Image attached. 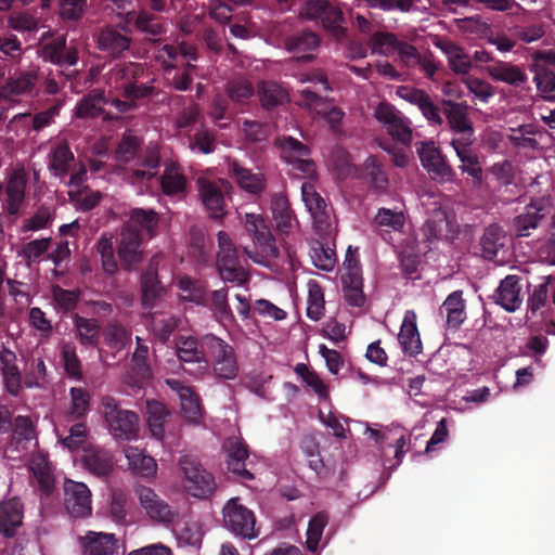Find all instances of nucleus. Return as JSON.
<instances>
[{
    "instance_id": "f257e3e1",
    "label": "nucleus",
    "mask_w": 555,
    "mask_h": 555,
    "mask_svg": "<svg viewBox=\"0 0 555 555\" xmlns=\"http://www.w3.org/2000/svg\"><path fill=\"white\" fill-rule=\"evenodd\" d=\"M101 405L105 422L115 438L122 440L137 438L139 431V417L137 413L121 409L119 402L111 396H104Z\"/></svg>"
},
{
    "instance_id": "f03ea898",
    "label": "nucleus",
    "mask_w": 555,
    "mask_h": 555,
    "mask_svg": "<svg viewBox=\"0 0 555 555\" xmlns=\"http://www.w3.org/2000/svg\"><path fill=\"white\" fill-rule=\"evenodd\" d=\"M222 519L229 531L244 540H254L260 533V529L256 526L255 513L241 504L238 498H232L224 504Z\"/></svg>"
},
{
    "instance_id": "7ed1b4c3",
    "label": "nucleus",
    "mask_w": 555,
    "mask_h": 555,
    "mask_svg": "<svg viewBox=\"0 0 555 555\" xmlns=\"http://www.w3.org/2000/svg\"><path fill=\"white\" fill-rule=\"evenodd\" d=\"M217 269L220 278L230 283L242 285L248 281V273L241 264L237 248L229 234L224 231L218 232Z\"/></svg>"
},
{
    "instance_id": "20e7f679",
    "label": "nucleus",
    "mask_w": 555,
    "mask_h": 555,
    "mask_svg": "<svg viewBox=\"0 0 555 555\" xmlns=\"http://www.w3.org/2000/svg\"><path fill=\"white\" fill-rule=\"evenodd\" d=\"M415 150L423 168L433 181L440 184L454 181V169L434 141H418L415 143Z\"/></svg>"
},
{
    "instance_id": "39448f33",
    "label": "nucleus",
    "mask_w": 555,
    "mask_h": 555,
    "mask_svg": "<svg viewBox=\"0 0 555 555\" xmlns=\"http://www.w3.org/2000/svg\"><path fill=\"white\" fill-rule=\"evenodd\" d=\"M144 76L145 70L140 63H124L114 69V78L118 83V88L122 90L124 96L131 102L149 98L153 94V86L140 82Z\"/></svg>"
},
{
    "instance_id": "423d86ee",
    "label": "nucleus",
    "mask_w": 555,
    "mask_h": 555,
    "mask_svg": "<svg viewBox=\"0 0 555 555\" xmlns=\"http://www.w3.org/2000/svg\"><path fill=\"white\" fill-rule=\"evenodd\" d=\"M227 469L240 482L251 481L255 475L251 473V462H248L249 452L247 444L240 437H228L222 442Z\"/></svg>"
},
{
    "instance_id": "0eeeda50",
    "label": "nucleus",
    "mask_w": 555,
    "mask_h": 555,
    "mask_svg": "<svg viewBox=\"0 0 555 555\" xmlns=\"http://www.w3.org/2000/svg\"><path fill=\"white\" fill-rule=\"evenodd\" d=\"M441 104L451 131L459 135L452 141H460L461 143L474 141L475 130L468 116V105L465 102H455L450 99H443Z\"/></svg>"
},
{
    "instance_id": "6e6552de",
    "label": "nucleus",
    "mask_w": 555,
    "mask_h": 555,
    "mask_svg": "<svg viewBox=\"0 0 555 555\" xmlns=\"http://www.w3.org/2000/svg\"><path fill=\"white\" fill-rule=\"evenodd\" d=\"M210 356L214 358V372L218 378L233 379L238 365L233 347L223 339L210 334Z\"/></svg>"
},
{
    "instance_id": "1a4fd4ad",
    "label": "nucleus",
    "mask_w": 555,
    "mask_h": 555,
    "mask_svg": "<svg viewBox=\"0 0 555 555\" xmlns=\"http://www.w3.org/2000/svg\"><path fill=\"white\" fill-rule=\"evenodd\" d=\"M184 475L185 491L197 499H206L208 493V479L206 469L194 455H183L179 461Z\"/></svg>"
},
{
    "instance_id": "9d476101",
    "label": "nucleus",
    "mask_w": 555,
    "mask_h": 555,
    "mask_svg": "<svg viewBox=\"0 0 555 555\" xmlns=\"http://www.w3.org/2000/svg\"><path fill=\"white\" fill-rule=\"evenodd\" d=\"M530 70L534 74L533 81L541 93L555 92V53L537 51L532 54Z\"/></svg>"
},
{
    "instance_id": "9b49d317",
    "label": "nucleus",
    "mask_w": 555,
    "mask_h": 555,
    "mask_svg": "<svg viewBox=\"0 0 555 555\" xmlns=\"http://www.w3.org/2000/svg\"><path fill=\"white\" fill-rule=\"evenodd\" d=\"M397 94L408 103L417 106L429 125L442 126L441 109L425 90L410 86H400L397 89Z\"/></svg>"
},
{
    "instance_id": "f8f14e48",
    "label": "nucleus",
    "mask_w": 555,
    "mask_h": 555,
    "mask_svg": "<svg viewBox=\"0 0 555 555\" xmlns=\"http://www.w3.org/2000/svg\"><path fill=\"white\" fill-rule=\"evenodd\" d=\"M64 492V505L72 517L83 518L91 514V491L83 482L66 479Z\"/></svg>"
},
{
    "instance_id": "ddd939ff",
    "label": "nucleus",
    "mask_w": 555,
    "mask_h": 555,
    "mask_svg": "<svg viewBox=\"0 0 555 555\" xmlns=\"http://www.w3.org/2000/svg\"><path fill=\"white\" fill-rule=\"evenodd\" d=\"M141 243L142 236L138 229L132 225H125L122 228L118 256L126 271H132L142 261Z\"/></svg>"
},
{
    "instance_id": "4468645a",
    "label": "nucleus",
    "mask_w": 555,
    "mask_h": 555,
    "mask_svg": "<svg viewBox=\"0 0 555 555\" xmlns=\"http://www.w3.org/2000/svg\"><path fill=\"white\" fill-rule=\"evenodd\" d=\"M474 141H451L461 165L459 166L462 173L468 175L474 188H480L483 182V170L479 160V156L470 149Z\"/></svg>"
},
{
    "instance_id": "2eb2a0df",
    "label": "nucleus",
    "mask_w": 555,
    "mask_h": 555,
    "mask_svg": "<svg viewBox=\"0 0 555 555\" xmlns=\"http://www.w3.org/2000/svg\"><path fill=\"white\" fill-rule=\"evenodd\" d=\"M545 206L541 201H531L525 206L524 211L513 219V230L517 237L530 236L546 217Z\"/></svg>"
},
{
    "instance_id": "dca6fc26",
    "label": "nucleus",
    "mask_w": 555,
    "mask_h": 555,
    "mask_svg": "<svg viewBox=\"0 0 555 555\" xmlns=\"http://www.w3.org/2000/svg\"><path fill=\"white\" fill-rule=\"evenodd\" d=\"M96 44L102 52L119 57L130 49L131 37L124 28L105 26L96 35Z\"/></svg>"
},
{
    "instance_id": "f3484780",
    "label": "nucleus",
    "mask_w": 555,
    "mask_h": 555,
    "mask_svg": "<svg viewBox=\"0 0 555 555\" xmlns=\"http://www.w3.org/2000/svg\"><path fill=\"white\" fill-rule=\"evenodd\" d=\"M245 229L263 253L270 256L278 255L275 238L261 215L246 214Z\"/></svg>"
},
{
    "instance_id": "a211bd4d",
    "label": "nucleus",
    "mask_w": 555,
    "mask_h": 555,
    "mask_svg": "<svg viewBox=\"0 0 555 555\" xmlns=\"http://www.w3.org/2000/svg\"><path fill=\"white\" fill-rule=\"evenodd\" d=\"M520 282L521 279L518 275L509 274L505 276L492 296L494 302L508 312L516 311L522 302Z\"/></svg>"
},
{
    "instance_id": "6ab92c4d",
    "label": "nucleus",
    "mask_w": 555,
    "mask_h": 555,
    "mask_svg": "<svg viewBox=\"0 0 555 555\" xmlns=\"http://www.w3.org/2000/svg\"><path fill=\"white\" fill-rule=\"evenodd\" d=\"M416 321V313L413 310H406L398 334V341L402 351L410 357H416L423 351Z\"/></svg>"
},
{
    "instance_id": "aec40b11",
    "label": "nucleus",
    "mask_w": 555,
    "mask_h": 555,
    "mask_svg": "<svg viewBox=\"0 0 555 555\" xmlns=\"http://www.w3.org/2000/svg\"><path fill=\"white\" fill-rule=\"evenodd\" d=\"M81 462L85 469L96 477L108 476L115 465L113 454L98 446L85 448Z\"/></svg>"
},
{
    "instance_id": "412c9836",
    "label": "nucleus",
    "mask_w": 555,
    "mask_h": 555,
    "mask_svg": "<svg viewBox=\"0 0 555 555\" xmlns=\"http://www.w3.org/2000/svg\"><path fill=\"white\" fill-rule=\"evenodd\" d=\"M285 49L298 55V59L309 62L313 59L312 52L320 46V37L310 29H302L287 36L284 40Z\"/></svg>"
},
{
    "instance_id": "4be33fe9",
    "label": "nucleus",
    "mask_w": 555,
    "mask_h": 555,
    "mask_svg": "<svg viewBox=\"0 0 555 555\" xmlns=\"http://www.w3.org/2000/svg\"><path fill=\"white\" fill-rule=\"evenodd\" d=\"M158 257H152L147 268L141 274L142 306L144 308H153L164 292V286L158 279Z\"/></svg>"
},
{
    "instance_id": "5701e85b",
    "label": "nucleus",
    "mask_w": 555,
    "mask_h": 555,
    "mask_svg": "<svg viewBox=\"0 0 555 555\" xmlns=\"http://www.w3.org/2000/svg\"><path fill=\"white\" fill-rule=\"evenodd\" d=\"M16 362L15 352L3 345L0 350L1 375L5 390L14 397L22 390V373Z\"/></svg>"
},
{
    "instance_id": "b1692460",
    "label": "nucleus",
    "mask_w": 555,
    "mask_h": 555,
    "mask_svg": "<svg viewBox=\"0 0 555 555\" xmlns=\"http://www.w3.org/2000/svg\"><path fill=\"white\" fill-rule=\"evenodd\" d=\"M138 495L142 507L152 519L163 522L173 521L177 513L153 489L141 487Z\"/></svg>"
},
{
    "instance_id": "393cba45",
    "label": "nucleus",
    "mask_w": 555,
    "mask_h": 555,
    "mask_svg": "<svg viewBox=\"0 0 555 555\" xmlns=\"http://www.w3.org/2000/svg\"><path fill=\"white\" fill-rule=\"evenodd\" d=\"M270 209L276 230L281 234H288L295 221V214L287 195L283 192L272 193L270 196Z\"/></svg>"
},
{
    "instance_id": "a878e982",
    "label": "nucleus",
    "mask_w": 555,
    "mask_h": 555,
    "mask_svg": "<svg viewBox=\"0 0 555 555\" xmlns=\"http://www.w3.org/2000/svg\"><path fill=\"white\" fill-rule=\"evenodd\" d=\"M357 176L377 192H384L388 188V175L376 156H369L357 169Z\"/></svg>"
},
{
    "instance_id": "bb28decb",
    "label": "nucleus",
    "mask_w": 555,
    "mask_h": 555,
    "mask_svg": "<svg viewBox=\"0 0 555 555\" xmlns=\"http://www.w3.org/2000/svg\"><path fill=\"white\" fill-rule=\"evenodd\" d=\"M79 540L83 555H114L118 547L113 533L89 531Z\"/></svg>"
},
{
    "instance_id": "cd10ccee",
    "label": "nucleus",
    "mask_w": 555,
    "mask_h": 555,
    "mask_svg": "<svg viewBox=\"0 0 555 555\" xmlns=\"http://www.w3.org/2000/svg\"><path fill=\"white\" fill-rule=\"evenodd\" d=\"M301 195L314 223L320 228L328 225L330 209L323 197L315 191L313 184L308 182L302 183Z\"/></svg>"
},
{
    "instance_id": "c85d7f7f",
    "label": "nucleus",
    "mask_w": 555,
    "mask_h": 555,
    "mask_svg": "<svg viewBox=\"0 0 555 555\" xmlns=\"http://www.w3.org/2000/svg\"><path fill=\"white\" fill-rule=\"evenodd\" d=\"M75 337L86 348H96L101 339V325L94 318H85L75 313L73 315Z\"/></svg>"
},
{
    "instance_id": "c756f323",
    "label": "nucleus",
    "mask_w": 555,
    "mask_h": 555,
    "mask_svg": "<svg viewBox=\"0 0 555 555\" xmlns=\"http://www.w3.org/2000/svg\"><path fill=\"white\" fill-rule=\"evenodd\" d=\"M196 48L190 43L181 42L178 47L165 44L157 53L156 60L162 63L165 72L169 73L179 65L181 59L196 60Z\"/></svg>"
},
{
    "instance_id": "7c9ffc66",
    "label": "nucleus",
    "mask_w": 555,
    "mask_h": 555,
    "mask_svg": "<svg viewBox=\"0 0 555 555\" xmlns=\"http://www.w3.org/2000/svg\"><path fill=\"white\" fill-rule=\"evenodd\" d=\"M27 179L22 171L13 172L5 185V209L9 215L16 216L25 201Z\"/></svg>"
},
{
    "instance_id": "2f4dec72",
    "label": "nucleus",
    "mask_w": 555,
    "mask_h": 555,
    "mask_svg": "<svg viewBox=\"0 0 555 555\" xmlns=\"http://www.w3.org/2000/svg\"><path fill=\"white\" fill-rule=\"evenodd\" d=\"M440 313L446 315L450 328L457 330L466 320V305L462 291L452 292L440 307Z\"/></svg>"
},
{
    "instance_id": "473e14b6",
    "label": "nucleus",
    "mask_w": 555,
    "mask_h": 555,
    "mask_svg": "<svg viewBox=\"0 0 555 555\" xmlns=\"http://www.w3.org/2000/svg\"><path fill=\"white\" fill-rule=\"evenodd\" d=\"M69 404L65 412L67 422H85L90 411L91 395L82 387H72L69 389Z\"/></svg>"
},
{
    "instance_id": "72a5a7b5",
    "label": "nucleus",
    "mask_w": 555,
    "mask_h": 555,
    "mask_svg": "<svg viewBox=\"0 0 555 555\" xmlns=\"http://www.w3.org/2000/svg\"><path fill=\"white\" fill-rule=\"evenodd\" d=\"M505 242L506 233L500 224L492 223L488 225L480 237L481 256L483 259L494 260L499 251L505 246Z\"/></svg>"
},
{
    "instance_id": "f704fd0d",
    "label": "nucleus",
    "mask_w": 555,
    "mask_h": 555,
    "mask_svg": "<svg viewBox=\"0 0 555 555\" xmlns=\"http://www.w3.org/2000/svg\"><path fill=\"white\" fill-rule=\"evenodd\" d=\"M450 224L448 212L439 207L431 211L422 228V232L425 240L433 243L448 236Z\"/></svg>"
},
{
    "instance_id": "c9c22d12",
    "label": "nucleus",
    "mask_w": 555,
    "mask_h": 555,
    "mask_svg": "<svg viewBox=\"0 0 555 555\" xmlns=\"http://www.w3.org/2000/svg\"><path fill=\"white\" fill-rule=\"evenodd\" d=\"M487 72L493 80L514 87L521 86L528 79L527 74L519 66L502 61L488 66Z\"/></svg>"
},
{
    "instance_id": "e433bc0d",
    "label": "nucleus",
    "mask_w": 555,
    "mask_h": 555,
    "mask_svg": "<svg viewBox=\"0 0 555 555\" xmlns=\"http://www.w3.org/2000/svg\"><path fill=\"white\" fill-rule=\"evenodd\" d=\"M23 512L18 500L0 503V532L13 537L15 529L22 525Z\"/></svg>"
},
{
    "instance_id": "4c0bfd02",
    "label": "nucleus",
    "mask_w": 555,
    "mask_h": 555,
    "mask_svg": "<svg viewBox=\"0 0 555 555\" xmlns=\"http://www.w3.org/2000/svg\"><path fill=\"white\" fill-rule=\"evenodd\" d=\"M167 383L179 395L183 416L190 422H195L201 414V405L196 393L192 388L183 386L179 380L171 379L167 380Z\"/></svg>"
},
{
    "instance_id": "58836bf2",
    "label": "nucleus",
    "mask_w": 555,
    "mask_h": 555,
    "mask_svg": "<svg viewBox=\"0 0 555 555\" xmlns=\"http://www.w3.org/2000/svg\"><path fill=\"white\" fill-rule=\"evenodd\" d=\"M344 298L349 306L361 308L365 304L362 274L357 271L341 274Z\"/></svg>"
},
{
    "instance_id": "ea45409f",
    "label": "nucleus",
    "mask_w": 555,
    "mask_h": 555,
    "mask_svg": "<svg viewBox=\"0 0 555 555\" xmlns=\"http://www.w3.org/2000/svg\"><path fill=\"white\" fill-rule=\"evenodd\" d=\"M210 311L217 322L223 327L235 323V318L228 302V288L210 292Z\"/></svg>"
},
{
    "instance_id": "a19ab883",
    "label": "nucleus",
    "mask_w": 555,
    "mask_h": 555,
    "mask_svg": "<svg viewBox=\"0 0 555 555\" xmlns=\"http://www.w3.org/2000/svg\"><path fill=\"white\" fill-rule=\"evenodd\" d=\"M232 172L240 188L249 194L260 195L264 191L267 182L262 173H254L251 170L241 167L237 163H233Z\"/></svg>"
},
{
    "instance_id": "79ce46f5",
    "label": "nucleus",
    "mask_w": 555,
    "mask_h": 555,
    "mask_svg": "<svg viewBox=\"0 0 555 555\" xmlns=\"http://www.w3.org/2000/svg\"><path fill=\"white\" fill-rule=\"evenodd\" d=\"M130 220L127 225H132L139 231H145L153 237L158 229L159 215L153 209L132 208L129 214Z\"/></svg>"
},
{
    "instance_id": "37998d69",
    "label": "nucleus",
    "mask_w": 555,
    "mask_h": 555,
    "mask_svg": "<svg viewBox=\"0 0 555 555\" xmlns=\"http://www.w3.org/2000/svg\"><path fill=\"white\" fill-rule=\"evenodd\" d=\"M160 185L166 195H177L185 191L186 178L178 165L170 163L160 177Z\"/></svg>"
},
{
    "instance_id": "c03bdc74",
    "label": "nucleus",
    "mask_w": 555,
    "mask_h": 555,
    "mask_svg": "<svg viewBox=\"0 0 555 555\" xmlns=\"http://www.w3.org/2000/svg\"><path fill=\"white\" fill-rule=\"evenodd\" d=\"M129 468L143 477L153 476L156 473L157 464L155 460L144 454L138 448L128 447L125 450Z\"/></svg>"
},
{
    "instance_id": "a18cd8bd",
    "label": "nucleus",
    "mask_w": 555,
    "mask_h": 555,
    "mask_svg": "<svg viewBox=\"0 0 555 555\" xmlns=\"http://www.w3.org/2000/svg\"><path fill=\"white\" fill-rule=\"evenodd\" d=\"M147 424L150 431L156 439H162L164 436V424L170 416V413L165 404L158 401H147L146 404Z\"/></svg>"
},
{
    "instance_id": "49530a36",
    "label": "nucleus",
    "mask_w": 555,
    "mask_h": 555,
    "mask_svg": "<svg viewBox=\"0 0 555 555\" xmlns=\"http://www.w3.org/2000/svg\"><path fill=\"white\" fill-rule=\"evenodd\" d=\"M106 101L103 92L93 90L85 95L76 105L75 115L78 118H93L98 117L103 112V106Z\"/></svg>"
},
{
    "instance_id": "de8ad7c7",
    "label": "nucleus",
    "mask_w": 555,
    "mask_h": 555,
    "mask_svg": "<svg viewBox=\"0 0 555 555\" xmlns=\"http://www.w3.org/2000/svg\"><path fill=\"white\" fill-rule=\"evenodd\" d=\"M231 188L229 181L219 180V182L210 181V220H221L225 215V197Z\"/></svg>"
},
{
    "instance_id": "09e8293b",
    "label": "nucleus",
    "mask_w": 555,
    "mask_h": 555,
    "mask_svg": "<svg viewBox=\"0 0 555 555\" xmlns=\"http://www.w3.org/2000/svg\"><path fill=\"white\" fill-rule=\"evenodd\" d=\"M258 98L261 106L271 109L281 105L287 98L285 90L273 81H262L258 85Z\"/></svg>"
},
{
    "instance_id": "8fccbe9b",
    "label": "nucleus",
    "mask_w": 555,
    "mask_h": 555,
    "mask_svg": "<svg viewBox=\"0 0 555 555\" xmlns=\"http://www.w3.org/2000/svg\"><path fill=\"white\" fill-rule=\"evenodd\" d=\"M328 514L326 512L317 513L308 524L306 546L309 552L315 553L319 548L324 528L328 524Z\"/></svg>"
},
{
    "instance_id": "3c124183",
    "label": "nucleus",
    "mask_w": 555,
    "mask_h": 555,
    "mask_svg": "<svg viewBox=\"0 0 555 555\" xmlns=\"http://www.w3.org/2000/svg\"><path fill=\"white\" fill-rule=\"evenodd\" d=\"M324 310L325 300L323 288L318 282L309 281L307 317L313 321H319L323 318Z\"/></svg>"
},
{
    "instance_id": "603ef678",
    "label": "nucleus",
    "mask_w": 555,
    "mask_h": 555,
    "mask_svg": "<svg viewBox=\"0 0 555 555\" xmlns=\"http://www.w3.org/2000/svg\"><path fill=\"white\" fill-rule=\"evenodd\" d=\"M443 51L447 54L449 67L452 72L465 75L470 70L472 61L463 48L449 42L446 48H443Z\"/></svg>"
},
{
    "instance_id": "864d4df0",
    "label": "nucleus",
    "mask_w": 555,
    "mask_h": 555,
    "mask_svg": "<svg viewBox=\"0 0 555 555\" xmlns=\"http://www.w3.org/2000/svg\"><path fill=\"white\" fill-rule=\"evenodd\" d=\"M51 293L56 308L63 313L74 311L77 308L81 296L80 289H65L60 285L52 286Z\"/></svg>"
},
{
    "instance_id": "5fc2aeb1",
    "label": "nucleus",
    "mask_w": 555,
    "mask_h": 555,
    "mask_svg": "<svg viewBox=\"0 0 555 555\" xmlns=\"http://www.w3.org/2000/svg\"><path fill=\"white\" fill-rule=\"evenodd\" d=\"M180 323L181 319L173 314L154 317L152 320L153 334L162 344H166Z\"/></svg>"
},
{
    "instance_id": "6e6d98bb",
    "label": "nucleus",
    "mask_w": 555,
    "mask_h": 555,
    "mask_svg": "<svg viewBox=\"0 0 555 555\" xmlns=\"http://www.w3.org/2000/svg\"><path fill=\"white\" fill-rule=\"evenodd\" d=\"M73 160L74 154L67 142H61L54 147L51 154L50 168L54 170L56 176L62 178L67 175Z\"/></svg>"
},
{
    "instance_id": "4d7b16f0",
    "label": "nucleus",
    "mask_w": 555,
    "mask_h": 555,
    "mask_svg": "<svg viewBox=\"0 0 555 555\" xmlns=\"http://www.w3.org/2000/svg\"><path fill=\"white\" fill-rule=\"evenodd\" d=\"M134 26L138 30L151 37H158L165 33L163 20L144 10L135 15Z\"/></svg>"
},
{
    "instance_id": "13d9d810",
    "label": "nucleus",
    "mask_w": 555,
    "mask_h": 555,
    "mask_svg": "<svg viewBox=\"0 0 555 555\" xmlns=\"http://www.w3.org/2000/svg\"><path fill=\"white\" fill-rule=\"evenodd\" d=\"M37 74L33 72H24L16 77H12L7 82L3 91L9 95H21L31 91L37 82Z\"/></svg>"
},
{
    "instance_id": "bf43d9fd",
    "label": "nucleus",
    "mask_w": 555,
    "mask_h": 555,
    "mask_svg": "<svg viewBox=\"0 0 555 555\" xmlns=\"http://www.w3.org/2000/svg\"><path fill=\"white\" fill-rule=\"evenodd\" d=\"M374 222L386 231H401L405 223V217L402 211H393L383 207L378 209Z\"/></svg>"
},
{
    "instance_id": "052dcab7",
    "label": "nucleus",
    "mask_w": 555,
    "mask_h": 555,
    "mask_svg": "<svg viewBox=\"0 0 555 555\" xmlns=\"http://www.w3.org/2000/svg\"><path fill=\"white\" fill-rule=\"evenodd\" d=\"M295 372L320 398H326L328 396V388L325 383L317 372L310 371L305 363H297Z\"/></svg>"
},
{
    "instance_id": "680f3d73",
    "label": "nucleus",
    "mask_w": 555,
    "mask_h": 555,
    "mask_svg": "<svg viewBox=\"0 0 555 555\" xmlns=\"http://www.w3.org/2000/svg\"><path fill=\"white\" fill-rule=\"evenodd\" d=\"M398 42L399 40L395 34L376 31L370 37L369 46L372 48V53L389 55L396 51Z\"/></svg>"
},
{
    "instance_id": "e2e57ef3",
    "label": "nucleus",
    "mask_w": 555,
    "mask_h": 555,
    "mask_svg": "<svg viewBox=\"0 0 555 555\" xmlns=\"http://www.w3.org/2000/svg\"><path fill=\"white\" fill-rule=\"evenodd\" d=\"M88 429L86 422L75 423L70 426L68 435L60 437V442L69 451L74 452L80 449L87 441Z\"/></svg>"
},
{
    "instance_id": "0e129e2a",
    "label": "nucleus",
    "mask_w": 555,
    "mask_h": 555,
    "mask_svg": "<svg viewBox=\"0 0 555 555\" xmlns=\"http://www.w3.org/2000/svg\"><path fill=\"white\" fill-rule=\"evenodd\" d=\"M279 145L281 149L282 157L287 163L309 155V149L300 141L292 137H284L279 141Z\"/></svg>"
},
{
    "instance_id": "69168bd1",
    "label": "nucleus",
    "mask_w": 555,
    "mask_h": 555,
    "mask_svg": "<svg viewBox=\"0 0 555 555\" xmlns=\"http://www.w3.org/2000/svg\"><path fill=\"white\" fill-rule=\"evenodd\" d=\"M104 339L109 348L121 350L127 345L128 332L121 324L111 323L104 330Z\"/></svg>"
},
{
    "instance_id": "338daca9",
    "label": "nucleus",
    "mask_w": 555,
    "mask_h": 555,
    "mask_svg": "<svg viewBox=\"0 0 555 555\" xmlns=\"http://www.w3.org/2000/svg\"><path fill=\"white\" fill-rule=\"evenodd\" d=\"M227 92L231 100L238 103H245L253 96L254 87L245 79H234L228 83Z\"/></svg>"
},
{
    "instance_id": "774afa93",
    "label": "nucleus",
    "mask_w": 555,
    "mask_h": 555,
    "mask_svg": "<svg viewBox=\"0 0 555 555\" xmlns=\"http://www.w3.org/2000/svg\"><path fill=\"white\" fill-rule=\"evenodd\" d=\"M178 286L179 288L188 294L184 296L185 299H189L191 301L195 302H204L206 297V291L205 288L198 284L197 281L192 280L190 276H180L178 279Z\"/></svg>"
}]
</instances>
